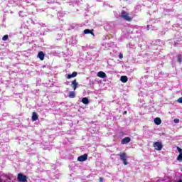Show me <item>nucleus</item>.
<instances>
[{"label":"nucleus","instance_id":"nucleus-15","mask_svg":"<svg viewBox=\"0 0 182 182\" xmlns=\"http://www.w3.org/2000/svg\"><path fill=\"white\" fill-rule=\"evenodd\" d=\"M154 122L155 124H156L157 126L161 124V119L159 117L155 118Z\"/></svg>","mask_w":182,"mask_h":182},{"label":"nucleus","instance_id":"nucleus-31","mask_svg":"<svg viewBox=\"0 0 182 182\" xmlns=\"http://www.w3.org/2000/svg\"><path fill=\"white\" fill-rule=\"evenodd\" d=\"M124 114H127V111H124Z\"/></svg>","mask_w":182,"mask_h":182},{"label":"nucleus","instance_id":"nucleus-8","mask_svg":"<svg viewBox=\"0 0 182 182\" xmlns=\"http://www.w3.org/2000/svg\"><path fill=\"white\" fill-rule=\"evenodd\" d=\"M37 58H39L40 60H43V59H45V53L43 51H39Z\"/></svg>","mask_w":182,"mask_h":182},{"label":"nucleus","instance_id":"nucleus-22","mask_svg":"<svg viewBox=\"0 0 182 182\" xmlns=\"http://www.w3.org/2000/svg\"><path fill=\"white\" fill-rule=\"evenodd\" d=\"M9 38V36L5 35L2 38V41H6Z\"/></svg>","mask_w":182,"mask_h":182},{"label":"nucleus","instance_id":"nucleus-25","mask_svg":"<svg viewBox=\"0 0 182 182\" xmlns=\"http://www.w3.org/2000/svg\"><path fill=\"white\" fill-rule=\"evenodd\" d=\"M178 103H182V97L177 100Z\"/></svg>","mask_w":182,"mask_h":182},{"label":"nucleus","instance_id":"nucleus-23","mask_svg":"<svg viewBox=\"0 0 182 182\" xmlns=\"http://www.w3.org/2000/svg\"><path fill=\"white\" fill-rule=\"evenodd\" d=\"M55 1L58 0H48V4H55Z\"/></svg>","mask_w":182,"mask_h":182},{"label":"nucleus","instance_id":"nucleus-35","mask_svg":"<svg viewBox=\"0 0 182 182\" xmlns=\"http://www.w3.org/2000/svg\"><path fill=\"white\" fill-rule=\"evenodd\" d=\"M158 42H160V40H158Z\"/></svg>","mask_w":182,"mask_h":182},{"label":"nucleus","instance_id":"nucleus-37","mask_svg":"<svg viewBox=\"0 0 182 182\" xmlns=\"http://www.w3.org/2000/svg\"><path fill=\"white\" fill-rule=\"evenodd\" d=\"M11 14H13V12H12V11H11Z\"/></svg>","mask_w":182,"mask_h":182},{"label":"nucleus","instance_id":"nucleus-29","mask_svg":"<svg viewBox=\"0 0 182 182\" xmlns=\"http://www.w3.org/2000/svg\"><path fill=\"white\" fill-rule=\"evenodd\" d=\"M146 29H147V31L150 30V25H147Z\"/></svg>","mask_w":182,"mask_h":182},{"label":"nucleus","instance_id":"nucleus-7","mask_svg":"<svg viewBox=\"0 0 182 182\" xmlns=\"http://www.w3.org/2000/svg\"><path fill=\"white\" fill-rule=\"evenodd\" d=\"M129 141H132V139L129 136H127L121 141V144H128Z\"/></svg>","mask_w":182,"mask_h":182},{"label":"nucleus","instance_id":"nucleus-14","mask_svg":"<svg viewBox=\"0 0 182 182\" xmlns=\"http://www.w3.org/2000/svg\"><path fill=\"white\" fill-rule=\"evenodd\" d=\"M31 119L33 120V122H36V120H38V114L36 112H33Z\"/></svg>","mask_w":182,"mask_h":182},{"label":"nucleus","instance_id":"nucleus-17","mask_svg":"<svg viewBox=\"0 0 182 182\" xmlns=\"http://www.w3.org/2000/svg\"><path fill=\"white\" fill-rule=\"evenodd\" d=\"M177 62H178V63H182V54H178L177 55Z\"/></svg>","mask_w":182,"mask_h":182},{"label":"nucleus","instance_id":"nucleus-5","mask_svg":"<svg viewBox=\"0 0 182 182\" xmlns=\"http://www.w3.org/2000/svg\"><path fill=\"white\" fill-rule=\"evenodd\" d=\"M87 160V154H85L83 155H81L78 156L77 161H86Z\"/></svg>","mask_w":182,"mask_h":182},{"label":"nucleus","instance_id":"nucleus-34","mask_svg":"<svg viewBox=\"0 0 182 182\" xmlns=\"http://www.w3.org/2000/svg\"><path fill=\"white\" fill-rule=\"evenodd\" d=\"M146 79H147V76H145Z\"/></svg>","mask_w":182,"mask_h":182},{"label":"nucleus","instance_id":"nucleus-4","mask_svg":"<svg viewBox=\"0 0 182 182\" xmlns=\"http://www.w3.org/2000/svg\"><path fill=\"white\" fill-rule=\"evenodd\" d=\"M17 178H18V181H20V182L28 181V178L26 177V176L23 175V173H18Z\"/></svg>","mask_w":182,"mask_h":182},{"label":"nucleus","instance_id":"nucleus-2","mask_svg":"<svg viewBox=\"0 0 182 182\" xmlns=\"http://www.w3.org/2000/svg\"><path fill=\"white\" fill-rule=\"evenodd\" d=\"M119 156L120 157V160L122 161L124 166H127V164H129V162H127V155L126 154V153H121L119 154Z\"/></svg>","mask_w":182,"mask_h":182},{"label":"nucleus","instance_id":"nucleus-9","mask_svg":"<svg viewBox=\"0 0 182 182\" xmlns=\"http://www.w3.org/2000/svg\"><path fill=\"white\" fill-rule=\"evenodd\" d=\"M97 76H98V77H102V79H105V77H106V73L103 71H100L97 73Z\"/></svg>","mask_w":182,"mask_h":182},{"label":"nucleus","instance_id":"nucleus-16","mask_svg":"<svg viewBox=\"0 0 182 182\" xmlns=\"http://www.w3.org/2000/svg\"><path fill=\"white\" fill-rule=\"evenodd\" d=\"M120 80H121V82H122V83H126L128 80L127 76H126V75L121 76Z\"/></svg>","mask_w":182,"mask_h":182},{"label":"nucleus","instance_id":"nucleus-18","mask_svg":"<svg viewBox=\"0 0 182 182\" xmlns=\"http://www.w3.org/2000/svg\"><path fill=\"white\" fill-rule=\"evenodd\" d=\"M19 16H21V18H25V16H26V14L25 13H23V11H20L18 12Z\"/></svg>","mask_w":182,"mask_h":182},{"label":"nucleus","instance_id":"nucleus-28","mask_svg":"<svg viewBox=\"0 0 182 182\" xmlns=\"http://www.w3.org/2000/svg\"><path fill=\"white\" fill-rule=\"evenodd\" d=\"M173 46H178V43L175 42L174 44H173Z\"/></svg>","mask_w":182,"mask_h":182},{"label":"nucleus","instance_id":"nucleus-10","mask_svg":"<svg viewBox=\"0 0 182 182\" xmlns=\"http://www.w3.org/2000/svg\"><path fill=\"white\" fill-rule=\"evenodd\" d=\"M77 76V72L74 71L72 74H68L67 79H72V77H76Z\"/></svg>","mask_w":182,"mask_h":182},{"label":"nucleus","instance_id":"nucleus-36","mask_svg":"<svg viewBox=\"0 0 182 182\" xmlns=\"http://www.w3.org/2000/svg\"><path fill=\"white\" fill-rule=\"evenodd\" d=\"M35 1H41V0H35Z\"/></svg>","mask_w":182,"mask_h":182},{"label":"nucleus","instance_id":"nucleus-26","mask_svg":"<svg viewBox=\"0 0 182 182\" xmlns=\"http://www.w3.org/2000/svg\"><path fill=\"white\" fill-rule=\"evenodd\" d=\"M173 122H174V123H179V122H180V119H173Z\"/></svg>","mask_w":182,"mask_h":182},{"label":"nucleus","instance_id":"nucleus-33","mask_svg":"<svg viewBox=\"0 0 182 182\" xmlns=\"http://www.w3.org/2000/svg\"><path fill=\"white\" fill-rule=\"evenodd\" d=\"M0 182H2V179L0 178Z\"/></svg>","mask_w":182,"mask_h":182},{"label":"nucleus","instance_id":"nucleus-1","mask_svg":"<svg viewBox=\"0 0 182 182\" xmlns=\"http://www.w3.org/2000/svg\"><path fill=\"white\" fill-rule=\"evenodd\" d=\"M120 16L122 19H124V21H127L128 22H131L132 21V18L129 16V13L126 12L124 10L121 12Z\"/></svg>","mask_w":182,"mask_h":182},{"label":"nucleus","instance_id":"nucleus-11","mask_svg":"<svg viewBox=\"0 0 182 182\" xmlns=\"http://www.w3.org/2000/svg\"><path fill=\"white\" fill-rule=\"evenodd\" d=\"M68 97H70V99H75L76 97V93L75 91H70Z\"/></svg>","mask_w":182,"mask_h":182},{"label":"nucleus","instance_id":"nucleus-30","mask_svg":"<svg viewBox=\"0 0 182 182\" xmlns=\"http://www.w3.org/2000/svg\"><path fill=\"white\" fill-rule=\"evenodd\" d=\"M103 181V178H100V182H102Z\"/></svg>","mask_w":182,"mask_h":182},{"label":"nucleus","instance_id":"nucleus-32","mask_svg":"<svg viewBox=\"0 0 182 182\" xmlns=\"http://www.w3.org/2000/svg\"><path fill=\"white\" fill-rule=\"evenodd\" d=\"M11 177H12V174L9 175V178L11 179Z\"/></svg>","mask_w":182,"mask_h":182},{"label":"nucleus","instance_id":"nucleus-19","mask_svg":"<svg viewBox=\"0 0 182 182\" xmlns=\"http://www.w3.org/2000/svg\"><path fill=\"white\" fill-rule=\"evenodd\" d=\"M178 161H182V153L179 154V155L177 156Z\"/></svg>","mask_w":182,"mask_h":182},{"label":"nucleus","instance_id":"nucleus-3","mask_svg":"<svg viewBox=\"0 0 182 182\" xmlns=\"http://www.w3.org/2000/svg\"><path fill=\"white\" fill-rule=\"evenodd\" d=\"M153 146L154 147L155 150L160 151V150L163 149V144L160 141H156L153 144Z\"/></svg>","mask_w":182,"mask_h":182},{"label":"nucleus","instance_id":"nucleus-13","mask_svg":"<svg viewBox=\"0 0 182 182\" xmlns=\"http://www.w3.org/2000/svg\"><path fill=\"white\" fill-rule=\"evenodd\" d=\"M82 103H83V105H89V103H90V101L89 100V98L87 97H83L81 100Z\"/></svg>","mask_w":182,"mask_h":182},{"label":"nucleus","instance_id":"nucleus-21","mask_svg":"<svg viewBox=\"0 0 182 182\" xmlns=\"http://www.w3.org/2000/svg\"><path fill=\"white\" fill-rule=\"evenodd\" d=\"M127 48H130L131 49H134L135 47H134V45L129 43V44L127 45Z\"/></svg>","mask_w":182,"mask_h":182},{"label":"nucleus","instance_id":"nucleus-12","mask_svg":"<svg viewBox=\"0 0 182 182\" xmlns=\"http://www.w3.org/2000/svg\"><path fill=\"white\" fill-rule=\"evenodd\" d=\"M89 33H90V35H92L93 36H95V33H93V30H90V29L84 30V34L85 35H88Z\"/></svg>","mask_w":182,"mask_h":182},{"label":"nucleus","instance_id":"nucleus-24","mask_svg":"<svg viewBox=\"0 0 182 182\" xmlns=\"http://www.w3.org/2000/svg\"><path fill=\"white\" fill-rule=\"evenodd\" d=\"M177 150H178L179 154H181V153H182V149L178 146V147H177Z\"/></svg>","mask_w":182,"mask_h":182},{"label":"nucleus","instance_id":"nucleus-20","mask_svg":"<svg viewBox=\"0 0 182 182\" xmlns=\"http://www.w3.org/2000/svg\"><path fill=\"white\" fill-rule=\"evenodd\" d=\"M18 1H19V0H9V4H16V5H18V4H16V2H18Z\"/></svg>","mask_w":182,"mask_h":182},{"label":"nucleus","instance_id":"nucleus-27","mask_svg":"<svg viewBox=\"0 0 182 182\" xmlns=\"http://www.w3.org/2000/svg\"><path fill=\"white\" fill-rule=\"evenodd\" d=\"M119 59H123V54L120 53L119 55Z\"/></svg>","mask_w":182,"mask_h":182},{"label":"nucleus","instance_id":"nucleus-6","mask_svg":"<svg viewBox=\"0 0 182 182\" xmlns=\"http://www.w3.org/2000/svg\"><path fill=\"white\" fill-rule=\"evenodd\" d=\"M77 86H79V82H77L76 80L72 81L71 87H73V90H76V89H77Z\"/></svg>","mask_w":182,"mask_h":182}]
</instances>
